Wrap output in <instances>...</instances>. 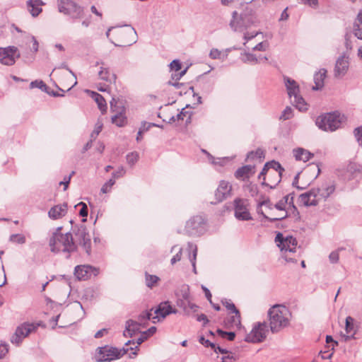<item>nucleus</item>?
Returning a JSON list of instances; mask_svg holds the SVG:
<instances>
[{
	"label": "nucleus",
	"mask_w": 362,
	"mask_h": 362,
	"mask_svg": "<svg viewBox=\"0 0 362 362\" xmlns=\"http://www.w3.org/2000/svg\"><path fill=\"white\" fill-rule=\"evenodd\" d=\"M61 230L62 227H58L52 233L49 245L52 252L66 253V258H69L70 254L76 250L77 247L74 242L72 234L69 232L63 234Z\"/></svg>",
	"instance_id": "nucleus-1"
},
{
	"label": "nucleus",
	"mask_w": 362,
	"mask_h": 362,
	"mask_svg": "<svg viewBox=\"0 0 362 362\" xmlns=\"http://www.w3.org/2000/svg\"><path fill=\"white\" fill-rule=\"evenodd\" d=\"M288 315L289 311L284 305H275L269 308L268 316L270 329L273 333L278 332L288 325Z\"/></svg>",
	"instance_id": "nucleus-2"
},
{
	"label": "nucleus",
	"mask_w": 362,
	"mask_h": 362,
	"mask_svg": "<svg viewBox=\"0 0 362 362\" xmlns=\"http://www.w3.org/2000/svg\"><path fill=\"white\" fill-rule=\"evenodd\" d=\"M237 16L238 12L233 11L230 26L234 31L243 32L257 22L255 13L252 8H247L244 10L240 14L238 19H237Z\"/></svg>",
	"instance_id": "nucleus-3"
},
{
	"label": "nucleus",
	"mask_w": 362,
	"mask_h": 362,
	"mask_svg": "<svg viewBox=\"0 0 362 362\" xmlns=\"http://www.w3.org/2000/svg\"><path fill=\"white\" fill-rule=\"evenodd\" d=\"M342 117L338 112H328L317 117L315 124L319 129L326 132H334L341 127Z\"/></svg>",
	"instance_id": "nucleus-4"
},
{
	"label": "nucleus",
	"mask_w": 362,
	"mask_h": 362,
	"mask_svg": "<svg viewBox=\"0 0 362 362\" xmlns=\"http://www.w3.org/2000/svg\"><path fill=\"white\" fill-rule=\"evenodd\" d=\"M128 350V348L126 349L124 348L118 349L115 347H99L96 355V361L98 362H110L112 360L122 357L127 353Z\"/></svg>",
	"instance_id": "nucleus-5"
},
{
	"label": "nucleus",
	"mask_w": 362,
	"mask_h": 362,
	"mask_svg": "<svg viewBox=\"0 0 362 362\" xmlns=\"http://www.w3.org/2000/svg\"><path fill=\"white\" fill-rule=\"evenodd\" d=\"M58 8L60 13L70 16L73 19L83 17V8L72 0H58Z\"/></svg>",
	"instance_id": "nucleus-6"
},
{
	"label": "nucleus",
	"mask_w": 362,
	"mask_h": 362,
	"mask_svg": "<svg viewBox=\"0 0 362 362\" xmlns=\"http://www.w3.org/2000/svg\"><path fill=\"white\" fill-rule=\"evenodd\" d=\"M185 230L190 236H200L206 230V222L200 216H193L187 221Z\"/></svg>",
	"instance_id": "nucleus-7"
},
{
	"label": "nucleus",
	"mask_w": 362,
	"mask_h": 362,
	"mask_svg": "<svg viewBox=\"0 0 362 362\" xmlns=\"http://www.w3.org/2000/svg\"><path fill=\"white\" fill-rule=\"evenodd\" d=\"M268 332L267 325L265 322L256 323L251 332L247 334L245 341L250 343H259L267 337Z\"/></svg>",
	"instance_id": "nucleus-8"
},
{
	"label": "nucleus",
	"mask_w": 362,
	"mask_h": 362,
	"mask_svg": "<svg viewBox=\"0 0 362 362\" xmlns=\"http://www.w3.org/2000/svg\"><path fill=\"white\" fill-rule=\"evenodd\" d=\"M153 310L155 315L152 317L153 323L163 320L170 314H176L177 313V310L173 308L168 300L160 303Z\"/></svg>",
	"instance_id": "nucleus-9"
},
{
	"label": "nucleus",
	"mask_w": 362,
	"mask_h": 362,
	"mask_svg": "<svg viewBox=\"0 0 362 362\" xmlns=\"http://www.w3.org/2000/svg\"><path fill=\"white\" fill-rule=\"evenodd\" d=\"M37 325L33 323H23L17 327L14 334L11 337V343L18 345L23 338L37 329Z\"/></svg>",
	"instance_id": "nucleus-10"
},
{
	"label": "nucleus",
	"mask_w": 362,
	"mask_h": 362,
	"mask_svg": "<svg viewBox=\"0 0 362 362\" xmlns=\"http://www.w3.org/2000/svg\"><path fill=\"white\" fill-rule=\"evenodd\" d=\"M20 57L18 49L14 46H8L5 48L0 47V62L6 66H12L16 59Z\"/></svg>",
	"instance_id": "nucleus-11"
},
{
	"label": "nucleus",
	"mask_w": 362,
	"mask_h": 362,
	"mask_svg": "<svg viewBox=\"0 0 362 362\" xmlns=\"http://www.w3.org/2000/svg\"><path fill=\"white\" fill-rule=\"evenodd\" d=\"M349 59L346 53H343L337 58L334 69V77L341 78L346 75L349 67Z\"/></svg>",
	"instance_id": "nucleus-12"
},
{
	"label": "nucleus",
	"mask_w": 362,
	"mask_h": 362,
	"mask_svg": "<svg viewBox=\"0 0 362 362\" xmlns=\"http://www.w3.org/2000/svg\"><path fill=\"white\" fill-rule=\"evenodd\" d=\"M234 209L235 216L237 219L241 221L252 219L243 199L238 198L234 200Z\"/></svg>",
	"instance_id": "nucleus-13"
},
{
	"label": "nucleus",
	"mask_w": 362,
	"mask_h": 362,
	"mask_svg": "<svg viewBox=\"0 0 362 362\" xmlns=\"http://www.w3.org/2000/svg\"><path fill=\"white\" fill-rule=\"evenodd\" d=\"M98 273V269L90 265H78L74 269V275L80 281L87 280L92 274L96 276Z\"/></svg>",
	"instance_id": "nucleus-14"
},
{
	"label": "nucleus",
	"mask_w": 362,
	"mask_h": 362,
	"mask_svg": "<svg viewBox=\"0 0 362 362\" xmlns=\"http://www.w3.org/2000/svg\"><path fill=\"white\" fill-rule=\"evenodd\" d=\"M231 190L232 186L230 185V183L226 181L221 180L215 192V197L216 201L215 202H211V204H215L226 199L228 196L230 195Z\"/></svg>",
	"instance_id": "nucleus-15"
},
{
	"label": "nucleus",
	"mask_w": 362,
	"mask_h": 362,
	"mask_svg": "<svg viewBox=\"0 0 362 362\" xmlns=\"http://www.w3.org/2000/svg\"><path fill=\"white\" fill-rule=\"evenodd\" d=\"M318 190L314 189L301 194L299 197L300 202L305 206H317L319 203V198L317 197L316 193Z\"/></svg>",
	"instance_id": "nucleus-16"
},
{
	"label": "nucleus",
	"mask_w": 362,
	"mask_h": 362,
	"mask_svg": "<svg viewBox=\"0 0 362 362\" xmlns=\"http://www.w3.org/2000/svg\"><path fill=\"white\" fill-rule=\"evenodd\" d=\"M284 81L290 98L300 93L299 86L294 79L284 76Z\"/></svg>",
	"instance_id": "nucleus-17"
},
{
	"label": "nucleus",
	"mask_w": 362,
	"mask_h": 362,
	"mask_svg": "<svg viewBox=\"0 0 362 362\" xmlns=\"http://www.w3.org/2000/svg\"><path fill=\"white\" fill-rule=\"evenodd\" d=\"M67 211V204L56 205L48 211V216L52 219H58L64 216Z\"/></svg>",
	"instance_id": "nucleus-18"
},
{
	"label": "nucleus",
	"mask_w": 362,
	"mask_h": 362,
	"mask_svg": "<svg viewBox=\"0 0 362 362\" xmlns=\"http://www.w3.org/2000/svg\"><path fill=\"white\" fill-rule=\"evenodd\" d=\"M254 169L255 166L251 165L242 166L236 170L235 177L238 180H245L250 177V174L255 173Z\"/></svg>",
	"instance_id": "nucleus-19"
},
{
	"label": "nucleus",
	"mask_w": 362,
	"mask_h": 362,
	"mask_svg": "<svg viewBox=\"0 0 362 362\" xmlns=\"http://www.w3.org/2000/svg\"><path fill=\"white\" fill-rule=\"evenodd\" d=\"M314 190H318L316 195L319 199L320 198L326 199L334 192L335 185L334 184L327 185L325 183L321 187L314 189Z\"/></svg>",
	"instance_id": "nucleus-20"
},
{
	"label": "nucleus",
	"mask_w": 362,
	"mask_h": 362,
	"mask_svg": "<svg viewBox=\"0 0 362 362\" xmlns=\"http://www.w3.org/2000/svg\"><path fill=\"white\" fill-rule=\"evenodd\" d=\"M266 166L267 167H269V169L272 168V169L274 170V175H276V173H278V177L279 178H278L276 184L274 186H271L270 187L271 189H274L276 187V185L281 180L282 174L284 172V168L281 166V165L280 164L279 162L276 161L274 160L269 161V162H267L266 163Z\"/></svg>",
	"instance_id": "nucleus-21"
},
{
	"label": "nucleus",
	"mask_w": 362,
	"mask_h": 362,
	"mask_svg": "<svg viewBox=\"0 0 362 362\" xmlns=\"http://www.w3.org/2000/svg\"><path fill=\"white\" fill-rule=\"evenodd\" d=\"M140 324L133 320H129L126 322L124 336L126 337H132L134 334L139 332Z\"/></svg>",
	"instance_id": "nucleus-22"
},
{
	"label": "nucleus",
	"mask_w": 362,
	"mask_h": 362,
	"mask_svg": "<svg viewBox=\"0 0 362 362\" xmlns=\"http://www.w3.org/2000/svg\"><path fill=\"white\" fill-rule=\"evenodd\" d=\"M293 156L296 160L306 162L314 156V154L303 148H297L293 150Z\"/></svg>",
	"instance_id": "nucleus-23"
},
{
	"label": "nucleus",
	"mask_w": 362,
	"mask_h": 362,
	"mask_svg": "<svg viewBox=\"0 0 362 362\" xmlns=\"http://www.w3.org/2000/svg\"><path fill=\"white\" fill-rule=\"evenodd\" d=\"M43 4L42 0H29L27 3L28 8L33 17L37 16L42 12L40 6Z\"/></svg>",
	"instance_id": "nucleus-24"
},
{
	"label": "nucleus",
	"mask_w": 362,
	"mask_h": 362,
	"mask_svg": "<svg viewBox=\"0 0 362 362\" xmlns=\"http://www.w3.org/2000/svg\"><path fill=\"white\" fill-rule=\"evenodd\" d=\"M111 121L112 124H115L119 127L125 126L127 122V118L124 115V109L117 111V112L112 117Z\"/></svg>",
	"instance_id": "nucleus-25"
},
{
	"label": "nucleus",
	"mask_w": 362,
	"mask_h": 362,
	"mask_svg": "<svg viewBox=\"0 0 362 362\" xmlns=\"http://www.w3.org/2000/svg\"><path fill=\"white\" fill-rule=\"evenodd\" d=\"M326 73L327 71L324 69L315 73V74L314 75V82L315 86L313 87V90H318L323 87Z\"/></svg>",
	"instance_id": "nucleus-26"
},
{
	"label": "nucleus",
	"mask_w": 362,
	"mask_h": 362,
	"mask_svg": "<svg viewBox=\"0 0 362 362\" xmlns=\"http://www.w3.org/2000/svg\"><path fill=\"white\" fill-rule=\"evenodd\" d=\"M284 247H281V251L295 252L297 245V240L293 236L286 237L285 242H284Z\"/></svg>",
	"instance_id": "nucleus-27"
},
{
	"label": "nucleus",
	"mask_w": 362,
	"mask_h": 362,
	"mask_svg": "<svg viewBox=\"0 0 362 362\" xmlns=\"http://www.w3.org/2000/svg\"><path fill=\"white\" fill-rule=\"evenodd\" d=\"M91 97L95 101L102 114L107 111V103L103 96L97 92L92 91Z\"/></svg>",
	"instance_id": "nucleus-28"
},
{
	"label": "nucleus",
	"mask_w": 362,
	"mask_h": 362,
	"mask_svg": "<svg viewBox=\"0 0 362 362\" xmlns=\"http://www.w3.org/2000/svg\"><path fill=\"white\" fill-rule=\"evenodd\" d=\"M293 98V99L291 100V103L297 109H298L300 111H305L308 110L307 104L305 102V100L299 93L295 95Z\"/></svg>",
	"instance_id": "nucleus-29"
},
{
	"label": "nucleus",
	"mask_w": 362,
	"mask_h": 362,
	"mask_svg": "<svg viewBox=\"0 0 362 362\" xmlns=\"http://www.w3.org/2000/svg\"><path fill=\"white\" fill-rule=\"evenodd\" d=\"M157 328L154 326L151 327L146 331L141 332V336L136 339L137 345L141 344L144 341H146L148 337L152 336L156 333Z\"/></svg>",
	"instance_id": "nucleus-30"
},
{
	"label": "nucleus",
	"mask_w": 362,
	"mask_h": 362,
	"mask_svg": "<svg viewBox=\"0 0 362 362\" xmlns=\"http://www.w3.org/2000/svg\"><path fill=\"white\" fill-rule=\"evenodd\" d=\"M189 106H190L189 105H187L186 107L185 108H183L182 110V111L180 113H178L176 116H172L168 121V123L172 124L174 122H175L176 120H180V119L182 120L184 119L183 117L187 116V115H189V117L187 120V122H189L191 120V113H189V111L185 110V108H187Z\"/></svg>",
	"instance_id": "nucleus-31"
},
{
	"label": "nucleus",
	"mask_w": 362,
	"mask_h": 362,
	"mask_svg": "<svg viewBox=\"0 0 362 362\" xmlns=\"http://www.w3.org/2000/svg\"><path fill=\"white\" fill-rule=\"evenodd\" d=\"M262 206H259V203L258 204V206H257V211L259 214H261L263 217L264 219L265 220H267L269 221V222H276V221H281V220H284L285 218H286L288 216V212L286 211L285 213V216H281V217H278V218H270L268 216H267L262 211Z\"/></svg>",
	"instance_id": "nucleus-32"
},
{
	"label": "nucleus",
	"mask_w": 362,
	"mask_h": 362,
	"mask_svg": "<svg viewBox=\"0 0 362 362\" xmlns=\"http://www.w3.org/2000/svg\"><path fill=\"white\" fill-rule=\"evenodd\" d=\"M345 330L346 334H352L354 331L357 332V327L354 325V319L351 316L346 318Z\"/></svg>",
	"instance_id": "nucleus-33"
},
{
	"label": "nucleus",
	"mask_w": 362,
	"mask_h": 362,
	"mask_svg": "<svg viewBox=\"0 0 362 362\" xmlns=\"http://www.w3.org/2000/svg\"><path fill=\"white\" fill-rule=\"evenodd\" d=\"M188 246L190 250H192V256L189 255V260L192 263V266L193 268V272L194 274H197V269H196V259L197 255V247L196 245H194L192 243H189Z\"/></svg>",
	"instance_id": "nucleus-34"
},
{
	"label": "nucleus",
	"mask_w": 362,
	"mask_h": 362,
	"mask_svg": "<svg viewBox=\"0 0 362 362\" xmlns=\"http://www.w3.org/2000/svg\"><path fill=\"white\" fill-rule=\"evenodd\" d=\"M79 243L82 245L86 253L89 255L91 252V242L89 234H86L84 238L80 240Z\"/></svg>",
	"instance_id": "nucleus-35"
},
{
	"label": "nucleus",
	"mask_w": 362,
	"mask_h": 362,
	"mask_svg": "<svg viewBox=\"0 0 362 362\" xmlns=\"http://www.w3.org/2000/svg\"><path fill=\"white\" fill-rule=\"evenodd\" d=\"M256 158H264V152L261 148H257L255 151H251L247 153L246 161L248 160H254Z\"/></svg>",
	"instance_id": "nucleus-36"
},
{
	"label": "nucleus",
	"mask_w": 362,
	"mask_h": 362,
	"mask_svg": "<svg viewBox=\"0 0 362 362\" xmlns=\"http://www.w3.org/2000/svg\"><path fill=\"white\" fill-rule=\"evenodd\" d=\"M146 285L148 288H153L154 285L160 280L159 277L156 275L145 274Z\"/></svg>",
	"instance_id": "nucleus-37"
},
{
	"label": "nucleus",
	"mask_w": 362,
	"mask_h": 362,
	"mask_svg": "<svg viewBox=\"0 0 362 362\" xmlns=\"http://www.w3.org/2000/svg\"><path fill=\"white\" fill-rule=\"evenodd\" d=\"M74 233L76 238H78V240L80 241V240H81L82 238H84V237L88 233H87V231H86V226L83 225H81L80 226H77L76 229V228L74 229Z\"/></svg>",
	"instance_id": "nucleus-38"
},
{
	"label": "nucleus",
	"mask_w": 362,
	"mask_h": 362,
	"mask_svg": "<svg viewBox=\"0 0 362 362\" xmlns=\"http://www.w3.org/2000/svg\"><path fill=\"white\" fill-rule=\"evenodd\" d=\"M139 158V155L136 151L129 153L126 156L127 162L130 166H134L138 161Z\"/></svg>",
	"instance_id": "nucleus-39"
},
{
	"label": "nucleus",
	"mask_w": 362,
	"mask_h": 362,
	"mask_svg": "<svg viewBox=\"0 0 362 362\" xmlns=\"http://www.w3.org/2000/svg\"><path fill=\"white\" fill-rule=\"evenodd\" d=\"M30 87L31 88H37L43 92H47V89L49 88L41 80H35L30 83Z\"/></svg>",
	"instance_id": "nucleus-40"
},
{
	"label": "nucleus",
	"mask_w": 362,
	"mask_h": 362,
	"mask_svg": "<svg viewBox=\"0 0 362 362\" xmlns=\"http://www.w3.org/2000/svg\"><path fill=\"white\" fill-rule=\"evenodd\" d=\"M353 38L351 33L346 31L344 35V45L347 50H351L353 48Z\"/></svg>",
	"instance_id": "nucleus-41"
},
{
	"label": "nucleus",
	"mask_w": 362,
	"mask_h": 362,
	"mask_svg": "<svg viewBox=\"0 0 362 362\" xmlns=\"http://www.w3.org/2000/svg\"><path fill=\"white\" fill-rule=\"evenodd\" d=\"M217 334L223 338L226 337L229 341H233L235 337V333L234 332H226L221 329L216 330Z\"/></svg>",
	"instance_id": "nucleus-42"
},
{
	"label": "nucleus",
	"mask_w": 362,
	"mask_h": 362,
	"mask_svg": "<svg viewBox=\"0 0 362 362\" xmlns=\"http://www.w3.org/2000/svg\"><path fill=\"white\" fill-rule=\"evenodd\" d=\"M222 303L223 305L228 310H230L231 313H234V314H237L238 315H239V310L238 309L235 307V304L232 302H230L229 300H226V299H224L222 301Z\"/></svg>",
	"instance_id": "nucleus-43"
},
{
	"label": "nucleus",
	"mask_w": 362,
	"mask_h": 362,
	"mask_svg": "<svg viewBox=\"0 0 362 362\" xmlns=\"http://www.w3.org/2000/svg\"><path fill=\"white\" fill-rule=\"evenodd\" d=\"M78 206H81V209L79 210V215L83 218L82 221L85 222L86 221V217L88 216V206L86 204L82 202H79L77 205L75 206V207Z\"/></svg>",
	"instance_id": "nucleus-44"
},
{
	"label": "nucleus",
	"mask_w": 362,
	"mask_h": 362,
	"mask_svg": "<svg viewBox=\"0 0 362 362\" xmlns=\"http://www.w3.org/2000/svg\"><path fill=\"white\" fill-rule=\"evenodd\" d=\"M353 33L355 37L362 40V25L357 23H354Z\"/></svg>",
	"instance_id": "nucleus-45"
},
{
	"label": "nucleus",
	"mask_w": 362,
	"mask_h": 362,
	"mask_svg": "<svg viewBox=\"0 0 362 362\" xmlns=\"http://www.w3.org/2000/svg\"><path fill=\"white\" fill-rule=\"evenodd\" d=\"M98 76L102 80L110 82H111L112 81L111 78H110V71L107 68L101 67L100 71L98 73Z\"/></svg>",
	"instance_id": "nucleus-46"
},
{
	"label": "nucleus",
	"mask_w": 362,
	"mask_h": 362,
	"mask_svg": "<svg viewBox=\"0 0 362 362\" xmlns=\"http://www.w3.org/2000/svg\"><path fill=\"white\" fill-rule=\"evenodd\" d=\"M153 308H151L149 310L143 311L139 315V321H144V320H152L153 316Z\"/></svg>",
	"instance_id": "nucleus-47"
},
{
	"label": "nucleus",
	"mask_w": 362,
	"mask_h": 362,
	"mask_svg": "<svg viewBox=\"0 0 362 362\" xmlns=\"http://www.w3.org/2000/svg\"><path fill=\"white\" fill-rule=\"evenodd\" d=\"M293 117V109L291 107H286L282 112L279 119L287 120Z\"/></svg>",
	"instance_id": "nucleus-48"
},
{
	"label": "nucleus",
	"mask_w": 362,
	"mask_h": 362,
	"mask_svg": "<svg viewBox=\"0 0 362 362\" xmlns=\"http://www.w3.org/2000/svg\"><path fill=\"white\" fill-rule=\"evenodd\" d=\"M225 323L235 326L240 325V313H239L238 317L237 314H235L234 316H231L227 320V322L225 321Z\"/></svg>",
	"instance_id": "nucleus-49"
},
{
	"label": "nucleus",
	"mask_w": 362,
	"mask_h": 362,
	"mask_svg": "<svg viewBox=\"0 0 362 362\" xmlns=\"http://www.w3.org/2000/svg\"><path fill=\"white\" fill-rule=\"evenodd\" d=\"M9 240L18 244H23L25 242V238L21 234H13L10 236Z\"/></svg>",
	"instance_id": "nucleus-50"
},
{
	"label": "nucleus",
	"mask_w": 362,
	"mask_h": 362,
	"mask_svg": "<svg viewBox=\"0 0 362 362\" xmlns=\"http://www.w3.org/2000/svg\"><path fill=\"white\" fill-rule=\"evenodd\" d=\"M354 134L358 145L362 147V126L354 129Z\"/></svg>",
	"instance_id": "nucleus-51"
},
{
	"label": "nucleus",
	"mask_w": 362,
	"mask_h": 362,
	"mask_svg": "<svg viewBox=\"0 0 362 362\" xmlns=\"http://www.w3.org/2000/svg\"><path fill=\"white\" fill-rule=\"evenodd\" d=\"M209 57L212 59L222 60V52L218 50V49L213 48L210 51Z\"/></svg>",
	"instance_id": "nucleus-52"
},
{
	"label": "nucleus",
	"mask_w": 362,
	"mask_h": 362,
	"mask_svg": "<svg viewBox=\"0 0 362 362\" xmlns=\"http://www.w3.org/2000/svg\"><path fill=\"white\" fill-rule=\"evenodd\" d=\"M286 238L281 233H278L275 237V242L276 245L281 249V247H284V242H285Z\"/></svg>",
	"instance_id": "nucleus-53"
},
{
	"label": "nucleus",
	"mask_w": 362,
	"mask_h": 362,
	"mask_svg": "<svg viewBox=\"0 0 362 362\" xmlns=\"http://www.w3.org/2000/svg\"><path fill=\"white\" fill-rule=\"evenodd\" d=\"M170 68L171 70H174L175 71H178L182 68V64L178 59L173 60L170 64Z\"/></svg>",
	"instance_id": "nucleus-54"
},
{
	"label": "nucleus",
	"mask_w": 362,
	"mask_h": 362,
	"mask_svg": "<svg viewBox=\"0 0 362 362\" xmlns=\"http://www.w3.org/2000/svg\"><path fill=\"white\" fill-rule=\"evenodd\" d=\"M103 128V124L102 123H97L96 127L95 129L93 131V132L90 134V138L91 139H95L98 135L100 134V132L102 131Z\"/></svg>",
	"instance_id": "nucleus-55"
},
{
	"label": "nucleus",
	"mask_w": 362,
	"mask_h": 362,
	"mask_svg": "<svg viewBox=\"0 0 362 362\" xmlns=\"http://www.w3.org/2000/svg\"><path fill=\"white\" fill-rule=\"evenodd\" d=\"M125 173L126 171L124 167L120 166L117 170L112 173V175L113 178L118 179L123 177L125 175Z\"/></svg>",
	"instance_id": "nucleus-56"
},
{
	"label": "nucleus",
	"mask_w": 362,
	"mask_h": 362,
	"mask_svg": "<svg viewBox=\"0 0 362 362\" xmlns=\"http://www.w3.org/2000/svg\"><path fill=\"white\" fill-rule=\"evenodd\" d=\"M199 341L200 344L204 345L205 347H215V344L211 342L209 339H206L204 336H201L199 339Z\"/></svg>",
	"instance_id": "nucleus-57"
},
{
	"label": "nucleus",
	"mask_w": 362,
	"mask_h": 362,
	"mask_svg": "<svg viewBox=\"0 0 362 362\" xmlns=\"http://www.w3.org/2000/svg\"><path fill=\"white\" fill-rule=\"evenodd\" d=\"M245 59H243V61L244 62H252V63H257L258 62V58L253 54L250 53H245Z\"/></svg>",
	"instance_id": "nucleus-58"
},
{
	"label": "nucleus",
	"mask_w": 362,
	"mask_h": 362,
	"mask_svg": "<svg viewBox=\"0 0 362 362\" xmlns=\"http://www.w3.org/2000/svg\"><path fill=\"white\" fill-rule=\"evenodd\" d=\"M329 259L331 263H337L339 260V252L338 250L332 252L329 255Z\"/></svg>",
	"instance_id": "nucleus-59"
},
{
	"label": "nucleus",
	"mask_w": 362,
	"mask_h": 362,
	"mask_svg": "<svg viewBox=\"0 0 362 362\" xmlns=\"http://www.w3.org/2000/svg\"><path fill=\"white\" fill-rule=\"evenodd\" d=\"M258 34H259V33H258V32H256V33H248V32L245 33H244V36H243V38H244V40H245V42H244V45H246V43H247L249 40H250L253 39L254 37H255Z\"/></svg>",
	"instance_id": "nucleus-60"
},
{
	"label": "nucleus",
	"mask_w": 362,
	"mask_h": 362,
	"mask_svg": "<svg viewBox=\"0 0 362 362\" xmlns=\"http://www.w3.org/2000/svg\"><path fill=\"white\" fill-rule=\"evenodd\" d=\"M235 361V358L233 354L228 351V354H226V356H223L221 358V362H233Z\"/></svg>",
	"instance_id": "nucleus-61"
},
{
	"label": "nucleus",
	"mask_w": 362,
	"mask_h": 362,
	"mask_svg": "<svg viewBox=\"0 0 362 362\" xmlns=\"http://www.w3.org/2000/svg\"><path fill=\"white\" fill-rule=\"evenodd\" d=\"M286 205V200L281 199L275 205L274 207L279 211H285Z\"/></svg>",
	"instance_id": "nucleus-62"
},
{
	"label": "nucleus",
	"mask_w": 362,
	"mask_h": 362,
	"mask_svg": "<svg viewBox=\"0 0 362 362\" xmlns=\"http://www.w3.org/2000/svg\"><path fill=\"white\" fill-rule=\"evenodd\" d=\"M124 109L123 107H117V101L112 98V101L110 102V110L112 112H115V114L117 112V111Z\"/></svg>",
	"instance_id": "nucleus-63"
},
{
	"label": "nucleus",
	"mask_w": 362,
	"mask_h": 362,
	"mask_svg": "<svg viewBox=\"0 0 362 362\" xmlns=\"http://www.w3.org/2000/svg\"><path fill=\"white\" fill-rule=\"evenodd\" d=\"M267 47L266 42H261L253 47L254 51H265Z\"/></svg>",
	"instance_id": "nucleus-64"
}]
</instances>
